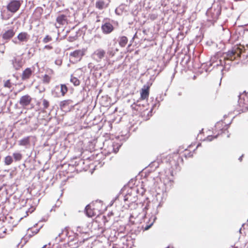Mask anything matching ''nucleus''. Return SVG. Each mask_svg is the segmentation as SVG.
<instances>
[{
  "instance_id": "nucleus-6",
  "label": "nucleus",
  "mask_w": 248,
  "mask_h": 248,
  "mask_svg": "<svg viewBox=\"0 0 248 248\" xmlns=\"http://www.w3.org/2000/svg\"><path fill=\"white\" fill-rule=\"evenodd\" d=\"M85 54L84 49H78L71 52L70 57L77 61H79Z\"/></svg>"
},
{
  "instance_id": "nucleus-35",
  "label": "nucleus",
  "mask_w": 248,
  "mask_h": 248,
  "mask_svg": "<svg viewBox=\"0 0 248 248\" xmlns=\"http://www.w3.org/2000/svg\"><path fill=\"white\" fill-rule=\"evenodd\" d=\"M243 157V155H242L239 158V160H240V161H241L242 160V157Z\"/></svg>"
},
{
  "instance_id": "nucleus-2",
  "label": "nucleus",
  "mask_w": 248,
  "mask_h": 248,
  "mask_svg": "<svg viewBox=\"0 0 248 248\" xmlns=\"http://www.w3.org/2000/svg\"><path fill=\"white\" fill-rule=\"evenodd\" d=\"M221 7L219 4H214L206 12L208 20L214 23L221 14Z\"/></svg>"
},
{
  "instance_id": "nucleus-5",
  "label": "nucleus",
  "mask_w": 248,
  "mask_h": 248,
  "mask_svg": "<svg viewBox=\"0 0 248 248\" xmlns=\"http://www.w3.org/2000/svg\"><path fill=\"white\" fill-rule=\"evenodd\" d=\"M106 56V51L102 48L95 50L92 55V58L97 62H100Z\"/></svg>"
},
{
  "instance_id": "nucleus-4",
  "label": "nucleus",
  "mask_w": 248,
  "mask_h": 248,
  "mask_svg": "<svg viewBox=\"0 0 248 248\" xmlns=\"http://www.w3.org/2000/svg\"><path fill=\"white\" fill-rule=\"evenodd\" d=\"M101 28L102 32L105 34L110 33L113 31L114 29L112 24L110 23L107 19H104L103 20Z\"/></svg>"
},
{
  "instance_id": "nucleus-13",
  "label": "nucleus",
  "mask_w": 248,
  "mask_h": 248,
  "mask_svg": "<svg viewBox=\"0 0 248 248\" xmlns=\"http://www.w3.org/2000/svg\"><path fill=\"white\" fill-rule=\"evenodd\" d=\"M15 32L13 29H10L5 31L2 35V38L4 40H8L12 38L15 35Z\"/></svg>"
},
{
  "instance_id": "nucleus-19",
  "label": "nucleus",
  "mask_w": 248,
  "mask_h": 248,
  "mask_svg": "<svg viewBox=\"0 0 248 248\" xmlns=\"http://www.w3.org/2000/svg\"><path fill=\"white\" fill-rule=\"evenodd\" d=\"M13 156L15 161H19L22 158V155L20 153H14L13 154Z\"/></svg>"
},
{
  "instance_id": "nucleus-31",
  "label": "nucleus",
  "mask_w": 248,
  "mask_h": 248,
  "mask_svg": "<svg viewBox=\"0 0 248 248\" xmlns=\"http://www.w3.org/2000/svg\"><path fill=\"white\" fill-rule=\"evenodd\" d=\"M217 136H215V137H212V136H208V137L207 138V140L208 141H212V140H213V138H217Z\"/></svg>"
},
{
  "instance_id": "nucleus-24",
  "label": "nucleus",
  "mask_w": 248,
  "mask_h": 248,
  "mask_svg": "<svg viewBox=\"0 0 248 248\" xmlns=\"http://www.w3.org/2000/svg\"><path fill=\"white\" fill-rule=\"evenodd\" d=\"M52 40V37L48 35H47L45 36V37L42 40V42L45 43V44H46L50 41H51Z\"/></svg>"
},
{
  "instance_id": "nucleus-22",
  "label": "nucleus",
  "mask_w": 248,
  "mask_h": 248,
  "mask_svg": "<svg viewBox=\"0 0 248 248\" xmlns=\"http://www.w3.org/2000/svg\"><path fill=\"white\" fill-rule=\"evenodd\" d=\"M4 162L6 165H10L13 163V159L11 156L8 155L4 158Z\"/></svg>"
},
{
  "instance_id": "nucleus-33",
  "label": "nucleus",
  "mask_w": 248,
  "mask_h": 248,
  "mask_svg": "<svg viewBox=\"0 0 248 248\" xmlns=\"http://www.w3.org/2000/svg\"><path fill=\"white\" fill-rule=\"evenodd\" d=\"M128 196L127 195H126L124 197V201H127L128 200Z\"/></svg>"
},
{
  "instance_id": "nucleus-14",
  "label": "nucleus",
  "mask_w": 248,
  "mask_h": 248,
  "mask_svg": "<svg viewBox=\"0 0 248 248\" xmlns=\"http://www.w3.org/2000/svg\"><path fill=\"white\" fill-rule=\"evenodd\" d=\"M85 212L86 215L90 217H92L95 216L94 212L91 208V205L90 204L87 205L85 207Z\"/></svg>"
},
{
  "instance_id": "nucleus-7",
  "label": "nucleus",
  "mask_w": 248,
  "mask_h": 248,
  "mask_svg": "<svg viewBox=\"0 0 248 248\" xmlns=\"http://www.w3.org/2000/svg\"><path fill=\"white\" fill-rule=\"evenodd\" d=\"M11 62L16 70H19L23 65L22 58L20 56L14 57L11 60Z\"/></svg>"
},
{
  "instance_id": "nucleus-32",
  "label": "nucleus",
  "mask_w": 248,
  "mask_h": 248,
  "mask_svg": "<svg viewBox=\"0 0 248 248\" xmlns=\"http://www.w3.org/2000/svg\"><path fill=\"white\" fill-rule=\"evenodd\" d=\"M62 62L61 61H55V63L57 65H61Z\"/></svg>"
},
{
  "instance_id": "nucleus-38",
  "label": "nucleus",
  "mask_w": 248,
  "mask_h": 248,
  "mask_svg": "<svg viewBox=\"0 0 248 248\" xmlns=\"http://www.w3.org/2000/svg\"><path fill=\"white\" fill-rule=\"evenodd\" d=\"M246 57H247V58H248V54H247V55H246Z\"/></svg>"
},
{
  "instance_id": "nucleus-25",
  "label": "nucleus",
  "mask_w": 248,
  "mask_h": 248,
  "mask_svg": "<svg viewBox=\"0 0 248 248\" xmlns=\"http://www.w3.org/2000/svg\"><path fill=\"white\" fill-rule=\"evenodd\" d=\"M42 105L43 106L44 109H46L49 106V103L47 100L44 99L42 100Z\"/></svg>"
},
{
  "instance_id": "nucleus-16",
  "label": "nucleus",
  "mask_w": 248,
  "mask_h": 248,
  "mask_svg": "<svg viewBox=\"0 0 248 248\" xmlns=\"http://www.w3.org/2000/svg\"><path fill=\"white\" fill-rule=\"evenodd\" d=\"M108 4H106L105 2L103 0L97 1L95 3V7L99 10H102L107 7Z\"/></svg>"
},
{
  "instance_id": "nucleus-20",
  "label": "nucleus",
  "mask_w": 248,
  "mask_h": 248,
  "mask_svg": "<svg viewBox=\"0 0 248 248\" xmlns=\"http://www.w3.org/2000/svg\"><path fill=\"white\" fill-rule=\"evenodd\" d=\"M72 102V101L70 100H65L62 101H61L60 104V107L61 108H64L66 106L70 105Z\"/></svg>"
},
{
  "instance_id": "nucleus-34",
  "label": "nucleus",
  "mask_w": 248,
  "mask_h": 248,
  "mask_svg": "<svg viewBox=\"0 0 248 248\" xmlns=\"http://www.w3.org/2000/svg\"><path fill=\"white\" fill-rule=\"evenodd\" d=\"M77 231H78L79 232H81V230H80V227H78Z\"/></svg>"
},
{
  "instance_id": "nucleus-18",
  "label": "nucleus",
  "mask_w": 248,
  "mask_h": 248,
  "mask_svg": "<svg viewBox=\"0 0 248 248\" xmlns=\"http://www.w3.org/2000/svg\"><path fill=\"white\" fill-rule=\"evenodd\" d=\"M141 98L142 99L147 98L149 96V87H147L146 89H142L140 93Z\"/></svg>"
},
{
  "instance_id": "nucleus-10",
  "label": "nucleus",
  "mask_w": 248,
  "mask_h": 248,
  "mask_svg": "<svg viewBox=\"0 0 248 248\" xmlns=\"http://www.w3.org/2000/svg\"><path fill=\"white\" fill-rule=\"evenodd\" d=\"M156 219V217L155 216L152 215L148 219V221L146 222L145 223L144 225H143V229L144 230L146 231L150 229L151 227V226L153 225Z\"/></svg>"
},
{
  "instance_id": "nucleus-29",
  "label": "nucleus",
  "mask_w": 248,
  "mask_h": 248,
  "mask_svg": "<svg viewBox=\"0 0 248 248\" xmlns=\"http://www.w3.org/2000/svg\"><path fill=\"white\" fill-rule=\"evenodd\" d=\"M44 49H46L47 50H51V49H53V47L51 45H46L44 46Z\"/></svg>"
},
{
  "instance_id": "nucleus-37",
  "label": "nucleus",
  "mask_w": 248,
  "mask_h": 248,
  "mask_svg": "<svg viewBox=\"0 0 248 248\" xmlns=\"http://www.w3.org/2000/svg\"><path fill=\"white\" fill-rule=\"evenodd\" d=\"M13 41L15 43H16H16H17V42H15V41Z\"/></svg>"
},
{
  "instance_id": "nucleus-3",
  "label": "nucleus",
  "mask_w": 248,
  "mask_h": 248,
  "mask_svg": "<svg viewBox=\"0 0 248 248\" xmlns=\"http://www.w3.org/2000/svg\"><path fill=\"white\" fill-rule=\"evenodd\" d=\"M22 4L20 0H11L7 4L6 8L8 11L12 13H15L20 8Z\"/></svg>"
},
{
  "instance_id": "nucleus-21",
  "label": "nucleus",
  "mask_w": 248,
  "mask_h": 248,
  "mask_svg": "<svg viewBox=\"0 0 248 248\" xmlns=\"http://www.w3.org/2000/svg\"><path fill=\"white\" fill-rule=\"evenodd\" d=\"M70 81L75 86H78L80 84L79 80L77 78L74 77L73 75L71 76Z\"/></svg>"
},
{
  "instance_id": "nucleus-30",
  "label": "nucleus",
  "mask_w": 248,
  "mask_h": 248,
  "mask_svg": "<svg viewBox=\"0 0 248 248\" xmlns=\"http://www.w3.org/2000/svg\"><path fill=\"white\" fill-rule=\"evenodd\" d=\"M114 52H113L112 50H110V49H108V54L109 55L113 56L114 55Z\"/></svg>"
},
{
  "instance_id": "nucleus-11",
  "label": "nucleus",
  "mask_w": 248,
  "mask_h": 248,
  "mask_svg": "<svg viewBox=\"0 0 248 248\" xmlns=\"http://www.w3.org/2000/svg\"><path fill=\"white\" fill-rule=\"evenodd\" d=\"M32 73L33 70L31 68H27L22 73L21 77L22 79L25 80L30 78Z\"/></svg>"
},
{
  "instance_id": "nucleus-28",
  "label": "nucleus",
  "mask_w": 248,
  "mask_h": 248,
  "mask_svg": "<svg viewBox=\"0 0 248 248\" xmlns=\"http://www.w3.org/2000/svg\"><path fill=\"white\" fill-rule=\"evenodd\" d=\"M4 87H8L9 88H11V84L10 80H6L4 83Z\"/></svg>"
},
{
  "instance_id": "nucleus-8",
  "label": "nucleus",
  "mask_w": 248,
  "mask_h": 248,
  "mask_svg": "<svg viewBox=\"0 0 248 248\" xmlns=\"http://www.w3.org/2000/svg\"><path fill=\"white\" fill-rule=\"evenodd\" d=\"M30 137L28 136L23 138L18 141L19 146H23L25 149H29L31 147Z\"/></svg>"
},
{
  "instance_id": "nucleus-17",
  "label": "nucleus",
  "mask_w": 248,
  "mask_h": 248,
  "mask_svg": "<svg viewBox=\"0 0 248 248\" xmlns=\"http://www.w3.org/2000/svg\"><path fill=\"white\" fill-rule=\"evenodd\" d=\"M128 39L126 36H123L119 38V44L122 47H124L127 44Z\"/></svg>"
},
{
  "instance_id": "nucleus-36",
  "label": "nucleus",
  "mask_w": 248,
  "mask_h": 248,
  "mask_svg": "<svg viewBox=\"0 0 248 248\" xmlns=\"http://www.w3.org/2000/svg\"><path fill=\"white\" fill-rule=\"evenodd\" d=\"M181 94H182V93H178V95H181Z\"/></svg>"
},
{
  "instance_id": "nucleus-15",
  "label": "nucleus",
  "mask_w": 248,
  "mask_h": 248,
  "mask_svg": "<svg viewBox=\"0 0 248 248\" xmlns=\"http://www.w3.org/2000/svg\"><path fill=\"white\" fill-rule=\"evenodd\" d=\"M67 17L64 15L59 16L56 19L57 22L60 25H64L66 22Z\"/></svg>"
},
{
  "instance_id": "nucleus-27",
  "label": "nucleus",
  "mask_w": 248,
  "mask_h": 248,
  "mask_svg": "<svg viewBox=\"0 0 248 248\" xmlns=\"http://www.w3.org/2000/svg\"><path fill=\"white\" fill-rule=\"evenodd\" d=\"M113 147V151L115 153H117L118 150H119V147L121 146V145L120 144H116V145L115 144H113L112 145Z\"/></svg>"
},
{
  "instance_id": "nucleus-26",
  "label": "nucleus",
  "mask_w": 248,
  "mask_h": 248,
  "mask_svg": "<svg viewBox=\"0 0 248 248\" xmlns=\"http://www.w3.org/2000/svg\"><path fill=\"white\" fill-rule=\"evenodd\" d=\"M50 77L48 75H45L43 78V82L44 83H48L50 81Z\"/></svg>"
},
{
  "instance_id": "nucleus-1",
  "label": "nucleus",
  "mask_w": 248,
  "mask_h": 248,
  "mask_svg": "<svg viewBox=\"0 0 248 248\" xmlns=\"http://www.w3.org/2000/svg\"><path fill=\"white\" fill-rule=\"evenodd\" d=\"M244 46H234L232 49L229 50L227 52L223 54L224 61L225 65H230V62H232L237 58L240 57L242 53ZM246 53V50L244 51Z\"/></svg>"
},
{
  "instance_id": "nucleus-12",
  "label": "nucleus",
  "mask_w": 248,
  "mask_h": 248,
  "mask_svg": "<svg viewBox=\"0 0 248 248\" xmlns=\"http://www.w3.org/2000/svg\"><path fill=\"white\" fill-rule=\"evenodd\" d=\"M30 35L26 32H21L17 35V39L20 42H27L30 39Z\"/></svg>"
},
{
  "instance_id": "nucleus-9",
  "label": "nucleus",
  "mask_w": 248,
  "mask_h": 248,
  "mask_svg": "<svg viewBox=\"0 0 248 248\" xmlns=\"http://www.w3.org/2000/svg\"><path fill=\"white\" fill-rule=\"evenodd\" d=\"M31 101V97L28 94L22 96L19 101V103L22 107H25L28 106Z\"/></svg>"
},
{
  "instance_id": "nucleus-23",
  "label": "nucleus",
  "mask_w": 248,
  "mask_h": 248,
  "mask_svg": "<svg viewBox=\"0 0 248 248\" xmlns=\"http://www.w3.org/2000/svg\"><path fill=\"white\" fill-rule=\"evenodd\" d=\"M67 87L65 84L61 85V92L62 96H64L65 94V93L67 92Z\"/></svg>"
}]
</instances>
